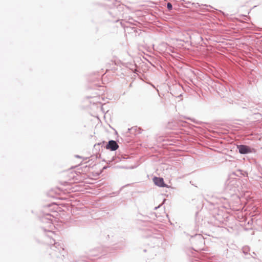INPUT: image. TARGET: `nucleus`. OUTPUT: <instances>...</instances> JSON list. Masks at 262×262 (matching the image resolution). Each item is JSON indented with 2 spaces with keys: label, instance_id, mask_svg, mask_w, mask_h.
<instances>
[{
  "label": "nucleus",
  "instance_id": "2",
  "mask_svg": "<svg viewBox=\"0 0 262 262\" xmlns=\"http://www.w3.org/2000/svg\"><path fill=\"white\" fill-rule=\"evenodd\" d=\"M118 147L119 146L116 142L113 140L110 141L106 146L107 149H109L111 150H116Z\"/></svg>",
  "mask_w": 262,
  "mask_h": 262
},
{
  "label": "nucleus",
  "instance_id": "4",
  "mask_svg": "<svg viewBox=\"0 0 262 262\" xmlns=\"http://www.w3.org/2000/svg\"><path fill=\"white\" fill-rule=\"evenodd\" d=\"M167 8L169 10H171L172 9V5L169 3L167 4Z\"/></svg>",
  "mask_w": 262,
  "mask_h": 262
},
{
  "label": "nucleus",
  "instance_id": "3",
  "mask_svg": "<svg viewBox=\"0 0 262 262\" xmlns=\"http://www.w3.org/2000/svg\"><path fill=\"white\" fill-rule=\"evenodd\" d=\"M154 183L159 187H165L166 185L164 183L163 179L162 178L155 177L153 179Z\"/></svg>",
  "mask_w": 262,
  "mask_h": 262
},
{
  "label": "nucleus",
  "instance_id": "1",
  "mask_svg": "<svg viewBox=\"0 0 262 262\" xmlns=\"http://www.w3.org/2000/svg\"><path fill=\"white\" fill-rule=\"evenodd\" d=\"M237 148L239 150V153L242 154H246L252 152V149L250 147H249L248 146L244 145H241L237 146Z\"/></svg>",
  "mask_w": 262,
  "mask_h": 262
}]
</instances>
